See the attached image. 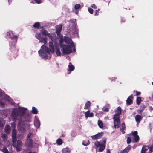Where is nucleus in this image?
I'll return each mask as SVG.
<instances>
[{
    "instance_id": "obj_1",
    "label": "nucleus",
    "mask_w": 153,
    "mask_h": 153,
    "mask_svg": "<svg viewBox=\"0 0 153 153\" xmlns=\"http://www.w3.org/2000/svg\"><path fill=\"white\" fill-rule=\"evenodd\" d=\"M27 110L26 108L20 107L13 108L10 114L12 120L16 121L18 120L19 121L30 122L31 120V118L26 113Z\"/></svg>"
},
{
    "instance_id": "obj_2",
    "label": "nucleus",
    "mask_w": 153,
    "mask_h": 153,
    "mask_svg": "<svg viewBox=\"0 0 153 153\" xmlns=\"http://www.w3.org/2000/svg\"><path fill=\"white\" fill-rule=\"evenodd\" d=\"M35 37L39 40V43H44V45L41 46L40 49L38 51L39 56L44 59H48L51 52L48 50V48L45 45L47 43L48 38L41 37L40 33H36Z\"/></svg>"
},
{
    "instance_id": "obj_3",
    "label": "nucleus",
    "mask_w": 153,
    "mask_h": 153,
    "mask_svg": "<svg viewBox=\"0 0 153 153\" xmlns=\"http://www.w3.org/2000/svg\"><path fill=\"white\" fill-rule=\"evenodd\" d=\"M42 30H40V33H41L44 36H48L49 39L51 40V41H52L54 43L55 47V52L56 55L58 56H60L61 54V52L60 51L59 43L57 42V37L55 33H49L45 29H44L43 27H41Z\"/></svg>"
},
{
    "instance_id": "obj_4",
    "label": "nucleus",
    "mask_w": 153,
    "mask_h": 153,
    "mask_svg": "<svg viewBox=\"0 0 153 153\" xmlns=\"http://www.w3.org/2000/svg\"><path fill=\"white\" fill-rule=\"evenodd\" d=\"M63 38L62 36H60L59 40V48H60L62 54L67 55L70 54L73 51V47L63 44Z\"/></svg>"
},
{
    "instance_id": "obj_5",
    "label": "nucleus",
    "mask_w": 153,
    "mask_h": 153,
    "mask_svg": "<svg viewBox=\"0 0 153 153\" xmlns=\"http://www.w3.org/2000/svg\"><path fill=\"white\" fill-rule=\"evenodd\" d=\"M115 113L113 118L114 126L115 128H118L120 125L119 115L121 113V109L120 107H118L115 110Z\"/></svg>"
},
{
    "instance_id": "obj_6",
    "label": "nucleus",
    "mask_w": 153,
    "mask_h": 153,
    "mask_svg": "<svg viewBox=\"0 0 153 153\" xmlns=\"http://www.w3.org/2000/svg\"><path fill=\"white\" fill-rule=\"evenodd\" d=\"M7 35L13 41V43H10V46L11 47V50L13 51V50H12V49H15V45L17 41L18 37L16 35H14L13 32L11 31L7 32Z\"/></svg>"
},
{
    "instance_id": "obj_7",
    "label": "nucleus",
    "mask_w": 153,
    "mask_h": 153,
    "mask_svg": "<svg viewBox=\"0 0 153 153\" xmlns=\"http://www.w3.org/2000/svg\"><path fill=\"white\" fill-rule=\"evenodd\" d=\"M106 139L105 138H103L102 143L101 142H99L98 141H96L94 144L95 146L97 147H99L98 151V152H101L102 151L105 149L106 143Z\"/></svg>"
},
{
    "instance_id": "obj_8",
    "label": "nucleus",
    "mask_w": 153,
    "mask_h": 153,
    "mask_svg": "<svg viewBox=\"0 0 153 153\" xmlns=\"http://www.w3.org/2000/svg\"><path fill=\"white\" fill-rule=\"evenodd\" d=\"M7 116V114L5 111H1L0 112V127H3L5 123V120L3 119L5 118Z\"/></svg>"
},
{
    "instance_id": "obj_9",
    "label": "nucleus",
    "mask_w": 153,
    "mask_h": 153,
    "mask_svg": "<svg viewBox=\"0 0 153 153\" xmlns=\"http://www.w3.org/2000/svg\"><path fill=\"white\" fill-rule=\"evenodd\" d=\"M21 122L20 121L19 122L18 125V129L19 132L21 133H24L25 132L27 129L29 128V125L27 124V126H28L27 128L26 125L22 124L21 123Z\"/></svg>"
},
{
    "instance_id": "obj_10",
    "label": "nucleus",
    "mask_w": 153,
    "mask_h": 153,
    "mask_svg": "<svg viewBox=\"0 0 153 153\" xmlns=\"http://www.w3.org/2000/svg\"><path fill=\"white\" fill-rule=\"evenodd\" d=\"M63 39L64 40L65 43L67 44L66 45L73 47V51L75 52L76 51L75 47L74 45L73 42L71 39L69 37H64V39L63 38Z\"/></svg>"
},
{
    "instance_id": "obj_11",
    "label": "nucleus",
    "mask_w": 153,
    "mask_h": 153,
    "mask_svg": "<svg viewBox=\"0 0 153 153\" xmlns=\"http://www.w3.org/2000/svg\"><path fill=\"white\" fill-rule=\"evenodd\" d=\"M13 142V146L15 148L16 150L18 151H20L22 147V142L20 140L17 141V143H16V141Z\"/></svg>"
},
{
    "instance_id": "obj_12",
    "label": "nucleus",
    "mask_w": 153,
    "mask_h": 153,
    "mask_svg": "<svg viewBox=\"0 0 153 153\" xmlns=\"http://www.w3.org/2000/svg\"><path fill=\"white\" fill-rule=\"evenodd\" d=\"M62 24H60L56 27V31L58 36V40H59V38L62 36L63 37L62 35L60 34V32L62 30Z\"/></svg>"
},
{
    "instance_id": "obj_13",
    "label": "nucleus",
    "mask_w": 153,
    "mask_h": 153,
    "mask_svg": "<svg viewBox=\"0 0 153 153\" xmlns=\"http://www.w3.org/2000/svg\"><path fill=\"white\" fill-rule=\"evenodd\" d=\"M48 50L52 53H54L55 48L54 42L52 41H50L48 43Z\"/></svg>"
},
{
    "instance_id": "obj_14",
    "label": "nucleus",
    "mask_w": 153,
    "mask_h": 153,
    "mask_svg": "<svg viewBox=\"0 0 153 153\" xmlns=\"http://www.w3.org/2000/svg\"><path fill=\"white\" fill-rule=\"evenodd\" d=\"M137 134V131H134L132 132V135L133 136V138L135 142H138L139 139V137Z\"/></svg>"
},
{
    "instance_id": "obj_15",
    "label": "nucleus",
    "mask_w": 153,
    "mask_h": 153,
    "mask_svg": "<svg viewBox=\"0 0 153 153\" xmlns=\"http://www.w3.org/2000/svg\"><path fill=\"white\" fill-rule=\"evenodd\" d=\"M40 122L38 117L35 116L34 120V125L37 128H38L40 126Z\"/></svg>"
},
{
    "instance_id": "obj_16",
    "label": "nucleus",
    "mask_w": 153,
    "mask_h": 153,
    "mask_svg": "<svg viewBox=\"0 0 153 153\" xmlns=\"http://www.w3.org/2000/svg\"><path fill=\"white\" fill-rule=\"evenodd\" d=\"M103 133L102 132H101V133H99L97 134L91 136V137L93 139H99L102 137V134Z\"/></svg>"
},
{
    "instance_id": "obj_17",
    "label": "nucleus",
    "mask_w": 153,
    "mask_h": 153,
    "mask_svg": "<svg viewBox=\"0 0 153 153\" xmlns=\"http://www.w3.org/2000/svg\"><path fill=\"white\" fill-rule=\"evenodd\" d=\"M16 130L15 129H13L12 135L13 142L16 141Z\"/></svg>"
},
{
    "instance_id": "obj_18",
    "label": "nucleus",
    "mask_w": 153,
    "mask_h": 153,
    "mask_svg": "<svg viewBox=\"0 0 153 153\" xmlns=\"http://www.w3.org/2000/svg\"><path fill=\"white\" fill-rule=\"evenodd\" d=\"M76 25L75 24L74 25V31L73 32V34L74 35L75 37H78V29L76 28Z\"/></svg>"
},
{
    "instance_id": "obj_19",
    "label": "nucleus",
    "mask_w": 153,
    "mask_h": 153,
    "mask_svg": "<svg viewBox=\"0 0 153 153\" xmlns=\"http://www.w3.org/2000/svg\"><path fill=\"white\" fill-rule=\"evenodd\" d=\"M25 144L27 146L31 147L33 145V140L31 139H26Z\"/></svg>"
},
{
    "instance_id": "obj_20",
    "label": "nucleus",
    "mask_w": 153,
    "mask_h": 153,
    "mask_svg": "<svg viewBox=\"0 0 153 153\" xmlns=\"http://www.w3.org/2000/svg\"><path fill=\"white\" fill-rule=\"evenodd\" d=\"M131 146L130 145H128L123 150L120 151L118 153H128V151L131 148Z\"/></svg>"
},
{
    "instance_id": "obj_21",
    "label": "nucleus",
    "mask_w": 153,
    "mask_h": 153,
    "mask_svg": "<svg viewBox=\"0 0 153 153\" xmlns=\"http://www.w3.org/2000/svg\"><path fill=\"white\" fill-rule=\"evenodd\" d=\"M135 120L137 124H138L142 120L143 117L140 115H136L135 117Z\"/></svg>"
},
{
    "instance_id": "obj_22",
    "label": "nucleus",
    "mask_w": 153,
    "mask_h": 153,
    "mask_svg": "<svg viewBox=\"0 0 153 153\" xmlns=\"http://www.w3.org/2000/svg\"><path fill=\"white\" fill-rule=\"evenodd\" d=\"M85 118L87 119L88 117H93L94 116V114L93 113H90L89 110L85 113Z\"/></svg>"
},
{
    "instance_id": "obj_23",
    "label": "nucleus",
    "mask_w": 153,
    "mask_h": 153,
    "mask_svg": "<svg viewBox=\"0 0 153 153\" xmlns=\"http://www.w3.org/2000/svg\"><path fill=\"white\" fill-rule=\"evenodd\" d=\"M132 98L133 96L131 95L128 97L126 100L127 104L128 105H130L132 103L133 101L132 100Z\"/></svg>"
},
{
    "instance_id": "obj_24",
    "label": "nucleus",
    "mask_w": 153,
    "mask_h": 153,
    "mask_svg": "<svg viewBox=\"0 0 153 153\" xmlns=\"http://www.w3.org/2000/svg\"><path fill=\"white\" fill-rule=\"evenodd\" d=\"M75 68L74 65L71 64V63L70 62L69 63L68 66V71H74V69Z\"/></svg>"
},
{
    "instance_id": "obj_25",
    "label": "nucleus",
    "mask_w": 153,
    "mask_h": 153,
    "mask_svg": "<svg viewBox=\"0 0 153 153\" xmlns=\"http://www.w3.org/2000/svg\"><path fill=\"white\" fill-rule=\"evenodd\" d=\"M10 131V127L8 125H6L5 127V131L6 133H9Z\"/></svg>"
},
{
    "instance_id": "obj_26",
    "label": "nucleus",
    "mask_w": 153,
    "mask_h": 153,
    "mask_svg": "<svg viewBox=\"0 0 153 153\" xmlns=\"http://www.w3.org/2000/svg\"><path fill=\"white\" fill-rule=\"evenodd\" d=\"M149 148L148 146H143L141 153H145L146 151Z\"/></svg>"
},
{
    "instance_id": "obj_27",
    "label": "nucleus",
    "mask_w": 153,
    "mask_h": 153,
    "mask_svg": "<svg viewBox=\"0 0 153 153\" xmlns=\"http://www.w3.org/2000/svg\"><path fill=\"white\" fill-rule=\"evenodd\" d=\"M62 151V153H70V150L68 147L63 149Z\"/></svg>"
},
{
    "instance_id": "obj_28",
    "label": "nucleus",
    "mask_w": 153,
    "mask_h": 153,
    "mask_svg": "<svg viewBox=\"0 0 153 153\" xmlns=\"http://www.w3.org/2000/svg\"><path fill=\"white\" fill-rule=\"evenodd\" d=\"M91 103L89 101H88L85 104L84 109H88L90 106Z\"/></svg>"
},
{
    "instance_id": "obj_29",
    "label": "nucleus",
    "mask_w": 153,
    "mask_h": 153,
    "mask_svg": "<svg viewBox=\"0 0 153 153\" xmlns=\"http://www.w3.org/2000/svg\"><path fill=\"white\" fill-rule=\"evenodd\" d=\"M97 123L99 127L100 128H103V123L102 121L100 120H98Z\"/></svg>"
},
{
    "instance_id": "obj_30",
    "label": "nucleus",
    "mask_w": 153,
    "mask_h": 153,
    "mask_svg": "<svg viewBox=\"0 0 153 153\" xmlns=\"http://www.w3.org/2000/svg\"><path fill=\"white\" fill-rule=\"evenodd\" d=\"M31 112L33 113L36 114L37 113L38 111L36 108L34 107H33Z\"/></svg>"
},
{
    "instance_id": "obj_31",
    "label": "nucleus",
    "mask_w": 153,
    "mask_h": 153,
    "mask_svg": "<svg viewBox=\"0 0 153 153\" xmlns=\"http://www.w3.org/2000/svg\"><path fill=\"white\" fill-rule=\"evenodd\" d=\"M90 143L88 140H85L83 141L82 144L84 146H86L89 145Z\"/></svg>"
},
{
    "instance_id": "obj_32",
    "label": "nucleus",
    "mask_w": 153,
    "mask_h": 153,
    "mask_svg": "<svg viewBox=\"0 0 153 153\" xmlns=\"http://www.w3.org/2000/svg\"><path fill=\"white\" fill-rule=\"evenodd\" d=\"M62 140L60 138H59L56 140V143L59 145H61L62 144Z\"/></svg>"
},
{
    "instance_id": "obj_33",
    "label": "nucleus",
    "mask_w": 153,
    "mask_h": 153,
    "mask_svg": "<svg viewBox=\"0 0 153 153\" xmlns=\"http://www.w3.org/2000/svg\"><path fill=\"white\" fill-rule=\"evenodd\" d=\"M33 26L35 28H39L40 26V24L38 22H36L34 24Z\"/></svg>"
},
{
    "instance_id": "obj_34",
    "label": "nucleus",
    "mask_w": 153,
    "mask_h": 153,
    "mask_svg": "<svg viewBox=\"0 0 153 153\" xmlns=\"http://www.w3.org/2000/svg\"><path fill=\"white\" fill-rule=\"evenodd\" d=\"M1 137L3 139V140L5 141L6 140L7 138V136L6 134H3L1 135Z\"/></svg>"
},
{
    "instance_id": "obj_35",
    "label": "nucleus",
    "mask_w": 153,
    "mask_h": 153,
    "mask_svg": "<svg viewBox=\"0 0 153 153\" xmlns=\"http://www.w3.org/2000/svg\"><path fill=\"white\" fill-rule=\"evenodd\" d=\"M137 104L138 105H139L141 102V98L140 97H137Z\"/></svg>"
},
{
    "instance_id": "obj_36",
    "label": "nucleus",
    "mask_w": 153,
    "mask_h": 153,
    "mask_svg": "<svg viewBox=\"0 0 153 153\" xmlns=\"http://www.w3.org/2000/svg\"><path fill=\"white\" fill-rule=\"evenodd\" d=\"M75 9L77 10L80 8L81 7V5L80 4H76L74 6Z\"/></svg>"
},
{
    "instance_id": "obj_37",
    "label": "nucleus",
    "mask_w": 153,
    "mask_h": 153,
    "mask_svg": "<svg viewBox=\"0 0 153 153\" xmlns=\"http://www.w3.org/2000/svg\"><path fill=\"white\" fill-rule=\"evenodd\" d=\"M153 152V143L152 145L149 148V152L151 153Z\"/></svg>"
},
{
    "instance_id": "obj_38",
    "label": "nucleus",
    "mask_w": 153,
    "mask_h": 153,
    "mask_svg": "<svg viewBox=\"0 0 153 153\" xmlns=\"http://www.w3.org/2000/svg\"><path fill=\"white\" fill-rule=\"evenodd\" d=\"M88 11L89 13L91 14H92L93 13V10L90 7H88Z\"/></svg>"
},
{
    "instance_id": "obj_39",
    "label": "nucleus",
    "mask_w": 153,
    "mask_h": 153,
    "mask_svg": "<svg viewBox=\"0 0 153 153\" xmlns=\"http://www.w3.org/2000/svg\"><path fill=\"white\" fill-rule=\"evenodd\" d=\"M2 151L4 153H9L8 150L5 148H4L2 149Z\"/></svg>"
},
{
    "instance_id": "obj_40",
    "label": "nucleus",
    "mask_w": 153,
    "mask_h": 153,
    "mask_svg": "<svg viewBox=\"0 0 153 153\" xmlns=\"http://www.w3.org/2000/svg\"><path fill=\"white\" fill-rule=\"evenodd\" d=\"M76 132L74 131H72L71 133V136L72 137H76Z\"/></svg>"
},
{
    "instance_id": "obj_41",
    "label": "nucleus",
    "mask_w": 153,
    "mask_h": 153,
    "mask_svg": "<svg viewBox=\"0 0 153 153\" xmlns=\"http://www.w3.org/2000/svg\"><path fill=\"white\" fill-rule=\"evenodd\" d=\"M36 2L37 4H39L42 3L43 1L42 0H34Z\"/></svg>"
},
{
    "instance_id": "obj_42",
    "label": "nucleus",
    "mask_w": 153,
    "mask_h": 153,
    "mask_svg": "<svg viewBox=\"0 0 153 153\" xmlns=\"http://www.w3.org/2000/svg\"><path fill=\"white\" fill-rule=\"evenodd\" d=\"M15 121H14L11 124V126L12 128L13 129H15V127H16V125H15Z\"/></svg>"
},
{
    "instance_id": "obj_43",
    "label": "nucleus",
    "mask_w": 153,
    "mask_h": 153,
    "mask_svg": "<svg viewBox=\"0 0 153 153\" xmlns=\"http://www.w3.org/2000/svg\"><path fill=\"white\" fill-rule=\"evenodd\" d=\"M32 135V133L31 132H30L27 135L26 139H31V137Z\"/></svg>"
},
{
    "instance_id": "obj_44",
    "label": "nucleus",
    "mask_w": 153,
    "mask_h": 153,
    "mask_svg": "<svg viewBox=\"0 0 153 153\" xmlns=\"http://www.w3.org/2000/svg\"><path fill=\"white\" fill-rule=\"evenodd\" d=\"M103 110L104 111L106 112H108L109 111V108H105V107H104L103 108Z\"/></svg>"
},
{
    "instance_id": "obj_45",
    "label": "nucleus",
    "mask_w": 153,
    "mask_h": 153,
    "mask_svg": "<svg viewBox=\"0 0 153 153\" xmlns=\"http://www.w3.org/2000/svg\"><path fill=\"white\" fill-rule=\"evenodd\" d=\"M131 141V139L130 137H128L127 138V143L129 144Z\"/></svg>"
},
{
    "instance_id": "obj_46",
    "label": "nucleus",
    "mask_w": 153,
    "mask_h": 153,
    "mask_svg": "<svg viewBox=\"0 0 153 153\" xmlns=\"http://www.w3.org/2000/svg\"><path fill=\"white\" fill-rule=\"evenodd\" d=\"M134 92H136V95L137 96H139L140 95L141 93L140 92H138L137 91H134Z\"/></svg>"
},
{
    "instance_id": "obj_47",
    "label": "nucleus",
    "mask_w": 153,
    "mask_h": 153,
    "mask_svg": "<svg viewBox=\"0 0 153 153\" xmlns=\"http://www.w3.org/2000/svg\"><path fill=\"white\" fill-rule=\"evenodd\" d=\"M91 7L94 9H96L97 8V7L95 4H91Z\"/></svg>"
},
{
    "instance_id": "obj_48",
    "label": "nucleus",
    "mask_w": 153,
    "mask_h": 153,
    "mask_svg": "<svg viewBox=\"0 0 153 153\" xmlns=\"http://www.w3.org/2000/svg\"><path fill=\"white\" fill-rule=\"evenodd\" d=\"M143 109H140V110H137V111L140 114H141V113L143 111Z\"/></svg>"
},
{
    "instance_id": "obj_49",
    "label": "nucleus",
    "mask_w": 153,
    "mask_h": 153,
    "mask_svg": "<svg viewBox=\"0 0 153 153\" xmlns=\"http://www.w3.org/2000/svg\"><path fill=\"white\" fill-rule=\"evenodd\" d=\"M140 109H143V110L145 108V106L144 105H142L140 106Z\"/></svg>"
},
{
    "instance_id": "obj_50",
    "label": "nucleus",
    "mask_w": 153,
    "mask_h": 153,
    "mask_svg": "<svg viewBox=\"0 0 153 153\" xmlns=\"http://www.w3.org/2000/svg\"><path fill=\"white\" fill-rule=\"evenodd\" d=\"M98 13H99V12H98L97 10H95V11L94 15L95 16H98Z\"/></svg>"
},
{
    "instance_id": "obj_51",
    "label": "nucleus",
    "mask_w": 153,
    "mask_h": 153,
    "mask_svg": "<svg viewBox=\"0 0 153 153\" xmlns=\"http://www.w3.org/2000/svg\"><path fill=\"white\" fill-rule=\"evenodd\" d=\"M121 128H123L124 129L125 128V124L124 123H122L121 125Z\"/></svg>"
},
{
    "instance_id": "obj_52",
    "label": "nucleus",
    "mask_w": 153,
    "mask_h": 153,
    "mask_svg": "<svg viewBox=\"0 0 153 153\" xmlns=\"http://www.w3.org/2000/svg\"><path fill=\"white\" fill-rule=\"evenodd\" d=\"M8 4L9 5L11 4L12 2V0H8Z\"/></svg>"
},
{
    "instance_id": "obj_53",
    "label": "nucleus",
    "mask_w": 153,
    "mask_h": 153,
    "mask_svg": "<svg viewBox=\"0 0 153 153\" xmlns=\"http://www.w3.org/2000/svg\"><path fill=\"white\" fill-rule=\"evenodd\" d=\"M124 128H120V131L122 132L123 133H124L125 132L124 131Z\"/></svg>"
},
{
    "instance_id": "obj_54",
    "label": "nucleus",
    "mask_w": 153,
    "mask_h": 153,
    "mask_svg": "<svg viewBox=\"0 0 153 153\" xmlns=\"http://www.w3.org/2000/svg\"><path fill=\"white\" fill-rule=\"evenodd\" d=\"M116 78L114 77H111L110 78V79L111 80H115L116 79Z\"/></svg>"
},
{
    "instance_id": "obj_55",
    "label": "nucleus",
    "mask_w": 153,
    "mask_h": 153,
    "mask_svg": "<svg viewBox=\"0 0 153 153\" xmlns=\"http://www.w3.org/2000/svg\"><path fill=\"white\" fill-rule=\"evenodd\" d=\"M106 153H110V151L108 149L106 151Z\"/></svg>"
},
{
    "instance_id": "obj_56",
    "label": "nucleus",
    "mask_w": 153,
    "mask_h": 153,
    "mask_svg": "<svg viewBox=\"0 0 153 153\" xmlns=\"http://www.w3.org/2000/svg\"><path fill=\"white\" fill-rule=\"evenodd\" d=\"M109 105H109V104H107L106 105V106H107V107L109 106Z\"/></svg>"
},
{
    "instance_id": "obj_57",
    "label": "nucleus",
    "mask_w": 153,
    "mask_h": 153,
    "mask_svg": "<svg viewBox=\"0 0 153 153\" xmlns=\"http://www.w3.org/2000/svg\"><path fill=\"white\" fill-rule=\"evenodd\" d=\"M78 11H76L75 12V13L76 14H78Z\"/></svg>"
},
{
    "instance_id": "obj_58",
    "label": "nucleus",
    "mask_w": 153,
    "mask_h": 153,
    "mask_svg": "<svg viewBox=\"0 0 153 153\" xmlns=\"http://www.w3.org/2000/svg\"><path fill=\"white\" fill-rule=\"evenodd\" d=\"M100 9H98L97 10H98V12H99V11L100 10Z\"/></svg>"
},
{
    "instance_id": "obj_59",
    "label": "nucleus",
    "mask_w": 153,
    "mask_h": 153,
    "mask_svg": "<svg viewBox=\"0 0 153 153\" xmlns=\"http://www.w3.org/2000/svg\"><path fill=\"white\" fill-rule=\"evenodd\" d=\"M152 98H153V94L152 95Z\"/></svg>"
},
{
    "instance_id": "obj_60",
    "label": "nucleus",
    "mask_w": 153,
    "mask_h": 153,
    "mask_svg": "<svg viewBox=\"0 0 153 153\" xmlns=\"http://www.w3.org/2000/svg\"><path fill=\"white\" fill-rule=\"evenodd\" d=\"M1 141H0V146H1Z\"/></svg>"
},
{
    "instance_id": "obj_61",
    "label": "nucleus",
    "mask_w": 153,
    "mask_h": 153,
    "mask_svg": "<svg viewBox=\"0 0 153 153\" xmlns=\"http://www.w3.org/2000/svg\"><path fill=\"white\" fill-rule=\"evenodd\" d=\"M152 84L153 85V82H152Z\"/></svg>"
},
{
    "instance_id": "obj_62",
    "label": "nucleus",
    "mask_w": 153,
    "mask_h": 153,
    "mask_svg": "<svg viewBox=\"0 0 153 153\" xmlns=\"http://www.w3.org/2000/svg\"><path fill=\"white\" fill-rule=\"evenodd\" d=\"M16 51H17V49L16 50Z\"/></svg>"
}]
</instances>
